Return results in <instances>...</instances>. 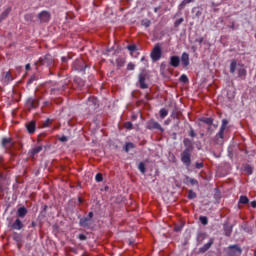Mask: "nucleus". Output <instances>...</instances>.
<instances>
[{"instance_id":"7","label":"nucleus","mask_w":256,"mask_h":256,"mask_svg":"<svg viewBox=\"0 0 256 256\" xmlns=\"http://www.w3.org/2000/svg\"><path fill=\"white\" fill-rule=\"evenodd\" d=\"M87 103L92 109H97V107H99V103L97 102V98L95 97H89Z\"/></svg>"},{"instance_id":"11","label":"nucleus","mask_w":256,"mask_h":256,"mask_svg":"<svg viewBox=\"0 0 256 256\" xmlns=\"http://www.w3.org/2000/svg\"><path fill=\"white\" fill-rule=\"evenodd\" d=\"M181 63L184 67H189V54L185 52L182 54Z\"/></svg>"},{"instance_id":"35","label":"nucleus","mask_w":256,"mask_h":256,"mask_svg":"<svg viewBox=\"0 0 256 256\" xmlns=\"http://www.w3.org/2000/svg\"><path fill=\"white\" fill-rule=\"evenodd\" d=\"M188 5L186 0H183L182 3L178 6V9L181 11L182 9H185V6Z\"/></svg>"},{"instance_id":"41","label":"nucleus","mask_w":256,"mask_h":256,"mask_svg":"<svg viewBox=\"0 0 256 256\" xmlns=\"http://www.w3.org/2000/svg\"><path fill=\"white\" fill-rule=\"evenodd\" d=\"M124 127L125 129H133V124L131 122H126Z\"/></svg>"},{"instance_id":"56","label":"nucleus","mask_w":256,"mask_h":256,"mask_svg":"<svg viewBox=\"0 0 256 256\" xmlns=\"http://www.w3.org/2000/svg\"><path fill=\"white\" fill-rule=\"evenodd\" d=\"M155 13H157V11H159V8H154Z\"/></svg>"},{"instance_id":"36","label":"nucleus","mask_w":256,"mask_h":256,"mask_svg":"<svg viewBox=\"0 0 256 256\" xmlns=\"http://www.w3.org/2000/svg\"><path fill=\"white\" fill-rule=\"evenodd\" d=\"M183 21H185V19L179 18L178 20L175 21L174 27H179V25H181V23H183Z\"/></svg>"},{"instance_id":"34","label":"nucleus","mask_w":256,"mask_h":256,"mask_svg":"<svg viewBox=\"0 0 256 256\" xmlns=\"http://www.w3.org/2000/svg\"><path fill=\"white\" fill-rule=\"evenodd\" d=\"M95 179L97 183H101V181H103V175H101V173H98L96 174Z\"/></svg>"},{"instance_id":"4","label":"nucleus","mask_w":256,"mask_h":256,"mask_svg":"<svg viewBox=\"0 0 256 256\" xmlns=\"http://www.w3.org/2000/svg\"><path fill=\"white\" fill-rule=\"evenodd\" d=\"M91 219H93V212H89L88 217L80 219V226L89 227V225H91Z\"/></svg>"},{"instance_id":"24","label":"nucleus","mask_w":256,"mask_h":256,"mask_svg":"<svg viewBox=\"0 0 256 256\" xmlns=\"http://www.w3.org/2000/svg\"><path fill=\"white\" fill-rule=\"evenodd\" d=\"M239 203L247 205V203H249V198H247V196H240Z\"/></svg>"},{"instance_id":"39","label":"nucleus","mask_w":256,"mask_h":256,"mask_svg":"<svg viewBox=\"0 0 256 256\" xmlns=\"http://www.w3.org/2000/svg\"><path fill=\"white\" fill-rule=\"evenodd\" d=\"M228 124H229V121H227V119H223L222 120V125H221L220 128L226 129Z\"/></svg>"},{"instance_id":"30","label":"nucleus","mask_w":256,"mask_h":256,"mask_svg":"<svg viewBox=\"0 0 256 256\" xmlns=\"http://www.w3.org/2000/svg\"><path fill=\"white\" fill-rule=\"evenodd\" d=\"M185 147H187V149H190L191 147V140H189V138H185L183 141Z\"/></svg>"},{"instance_id":"33","label":"nucleus","mask_w":256,"mask_h":256,"mask_svg":"<svg viewBox=\"0 0 256 256\" xmlns=\"http://www.w3.org/2000/svg\"><path fill=\"white\" fill-rule=\"evenodd\" d=\"M225 133V128H220L217 137H219L220 139H223V135Z\"/></svg>"},{"instance_id":"3","label":"nucleus","mask_w":256,"mask_h":256,"mask_svg":"<svg viewBox=\"0 0 256 256\" xmlns=\"http://www.w3.org/2000/svg\"><path fill=\"white\" fill-rule=\"evenodd\" d=\"M151 59L152 61H159V59H161V46H159V44L155 45L152 50Z\"/></svg>"},{"instance_id":"26","label":"nucleus","mask_w":256,"mask_h":256,"mask_svg":"<svg viewBox=\"0 0 256 256\" xmlns=\"http://www.w3.org/2000/svg\"><path fill=\"white\" fill-rule=\"evenodd\" d=\"M186 181H187L188 183H190L191 185H199V182H198L197 180L193 179V178L187 177V178H186Z\"/></svg>"},{"instance_id":"16","label":"nucleus","mask_w":256,"mask_h":256,"mask_svg":"<svg viewBox=\"0 0 256 256\" xmlns=\"http://www.w3.org/2000/svg\"><path fill=\"white\" fill-rule=\"evenodd\" d=\"M26 129L30 134L35 133V129H36L35 122H29L28 124H26Z\"/></svg>"},{"instance_id":"23","label":"nucleus","mask_w":256,"mask_h":256,"mask_svg":"<svg viewBox=\"0 0 256 256\" xmlns=\"http://www.w3.org/2000/svg\"><path fill=\"white\" fill-rule=\"evenodd\" d=\"M167 115H169V111H167V109H165V108H162L160 110V117H161V119H165V117H167Z\"/></svg>"},{"instance_id":"57","label":"nucleus","mask_w":256,"mask_h":256,"mask_svg":"<svg viewBox=\"0 0 256 256\" xmlns=\"http://www.w3.org/2000/svg\"><path fill=\"white\" fill-rule=\"evenodd\" d=\"M132 119H137V115H133V116H132Z\"/></svg>"},{"instance_id":"8","label":"nucleus","mask_w":256,"mask_h":256,"mask_svg":"<svg viewBox=\"0 0 256 256\" xmlns=\"http://www.w3.org/2000/svg\"><path fill=\"white\" fill-rule=\"evenodd\" d=\"M148 129H158V131H163V127H161V124L156 121H150L148 123Z\"/></svg>"},{"instance_id":"58","label":"nucleus","mask_w":256,"mask_h":256,"mask_svg":"<svg viewBox=\"0 0 256 256\" xmlns=\"http://www.w3.org/2000/svg\"><path fill=\"white\" fill-rule=\"evenodd\" d=\"M141 61H145V57H142V58H141Z\"/></svg>"},{"instance_id":"38","label":"nucleus","mask_w":256,"mask_h":256,"mask_svg":"<svg viewBox=\"0 0 256 256\" xmlns=\"http://www.w3.org/2000/svg\"><path fill=\"white\" fill-rule=\"evenodd\" d=\"M142 25H143L144 27H150V25H151V21H150V20L145 19V20H143V21H142Z\"/></svg>"},{"instance_id":"46","label":"nucleus","mask_w":256,"mask_h":256,"mask_svg":"<svg viewBox=\"0 0 256 256\" xmlns=\"http://www.w3.org/2000/svg\"><path fill=\"white\" fill-rule=\"evenodd\" d=\"M78 238L80 239V241H85V239H87V236L79 234Z\"/></svg>"},{"instance_id":"59","label":"nucleus","mask_w":256,"mask_h":256,"mask_svg":"<svg viewBox=\"0 0 256 256\" xmlns=\"http://www.w3.org/2000/svg\"><path fill=\"white\" fill-rule=\"evenodd\" d=\"M165 125H169V122L165 121Z\"/></svg>"},{"instance_id":"31","label":"nucleus","mask_w":256,"mask_h":256,"mask_svg":"<svg viewBox=\"0 0 256 256\" xmlns=\"http://www.w3.org/2000/svg\"><path fill=\"white\" fill-rule=\"evenodd\" d=\"M200 223H202V225H207V223H209V221L207 220V217L205 216H200Z\"/></svg>"},{"instance_id":"55","label":"nucleus","mask_w":256,"mask_h":256,"mask_svg":"<svg viewBox=\"0 0 256 256\" xmlns=\"http://www.w3.org/2000/svg\"><path fill=\"white\" fill-rule=\"evenodd\" d=\"M25 19L27 20V19H31V15H26L25 16Z\"/></svg>"},{"instance_id":"21","label":"nucleus","mask_w":256,"mask_h":256,"mask_svg":"<svg viewBox=\"0 0 256 256\" xmlns=\"http://www.w3.org/2000/svg\"><path fill=\"white\" fill-rule=\"evenodd\" d=\"M43 63H47V65H51V63H53V58L51 57V55H46L44 60H43Z\"/></svg>"},{"instance_id":"49","label":"nucleus","mask_w":256,"mask_h":256,"mask_svg":"<svg viewBox=\"0 0 256 256\" xmlns=\"http://www.w3.org/2000/svg\"><path fill=\"white\" fill-rule=\"evenodd\" d=\"M49 123H51V120H46L45 122H44V127H47L48 125H49Z\"/></svg>"},{"instance_id":"54","label":"nucleus","mask_w":256,"mask_h":256,"mask_svg":"<svg viewBox=\"0 0 256 256\" xmlns=\"http://www.w3.org/2000/svg\"><path fill=\"white\" fill-rule=\"evenodd\" d=\"M185 1L189 5V3H193L195 0H185Z\"/></svg>"},{"instance_id":"61","label":"nucleus","mask_w":256,"mask_h":256,"mask_svg":"<svg viewBox=\"0 0 256 256\" xmlns=\"http://www.w3.org/2000/svg\"><path fill=\"white\" fill-rule=\"evenodd\" d=\"M15 239H16V241H18V238H17V237H16Z\"/></svg>"},{"instance_id":"17","label":"nucleus","mask_w":256,"mask_h":256,"mask_svg":"<svg viewBox=\"0 0 256 256\" xmlns=\"http://www.w3.org/2000/svg\"><path fill=\"white\" fill-rule=\"evenodd\" d=\"M12 228L16 229L17 231L23 229V223L21 220L16 219V221L13 223Z\"/></svg>"},{"instance_id":"40","label":"nucleus","mask_w":256,"mask_h":256,"mask_svg":"<svg viewBox=\"0 0 256 256\" xmlns=\"http://www.w3.org/2000/svg\"><path fill=\"white\" fill-rule=\"evenodd\" d=\"M127 69H128V71H133V70L135 69V64L129 63V64L127 65Z\"/></svg>"},{"instance_id":"12","label":"nucleus","mask_w":256,"mask_h":256,"mask_svg":"<svg viewBox=\"0 0 256 256\" xmlns=\"http://www.w3.org/2000/svg\"><path fill=\"white\" fill-rule=\"evenodd\" d=\"M211 245H213V239H210L203 247L200 248V253H205V251H209L211 249Z\"/></svg>"},{"instance_id":"60","label":"nucleus","mask_w":256,"mask_h":256,"mask_svg":"<svg viewBox=\"0 0 256 256\" xmlns=\"http://www.w3.org/2000/svg\"><path fill=\"white\" fill-rule=\"evenodd\" d=\"M111 49H108L107 52L110 53Z\"/></svg>"},{"instance_id":"53","label":"nucleus","mask_w":256,"mask_h":256,"mask_svg":"<svg viewBox=\"0 0 256 256\" xmlns=\"http://www.w3.org/2000/svg\"><path fill=\"white\" fill-rule=\"evenodd\" d=\"M174 231H176V232L181 231V227H179V226L175 227Z\"/></svg>"},{"instance_id":"51","label":"nucleus","mask_w":256,"mask_h":256,"mask_svg":"<svg viewBox=\"0 0 256 256\" xmlns=\"http://www.w3.org/2000/svg\"><path fill=\"white\" fill-rule=\"evenodd\" d=\"M251 207H253V209H256V201L251 202Z\"/></svg>"},{"instance_id":"27","label":"nucleus","mask_w":256,"mask_h":256,"mask_svg":"<svg viewBox=\"0 0 256 256\" xmlns=\"http://www.w3.org/2000/svg\"><path fill=\"white\" fill-rule=\"evenodd\" d=\"M138 169H139L140 172H142L143 174H145V172H146L145 163L141 162V163L138 165Z\"/></svg>"},{"instance_id":"14","label":"nucleus","mask_w":256,"mask_h":256,"mask_svg":"<svg viewBox=\"0 0 256 256\" xmlns=\"http://www.w3.org/2000/svg\"><path fill=\"white\" fill-rule=\"evenodd\" d=\"M139 84H140L141 89H147L148 85H147V83H145V75H143V74L139 75Z\"/></svg>"},{"instance_id":"13","label":"nucleus","mask_w":256,"mask_h":256,"mask_svg":"<svg viewBox=\"0 0 256 256\" xmlns=\"http://www.w3.org/2000/svg\"><path fill=\"white\" fill-rule=\"evenodd\" d=\"M26 104L29 109H35V107H37V101L33 98H29L26 101Z\"/></svg>"},{"instance_id":"19","label":"nucleus","mask_w":256,"mask_h":256,"mask_svg":"<svg viewBox=\"0 0 256 256\" xmlns=\"http://www.w3.org/2000/svg\"><path fill=\"white\" fill-rule=\"evenodd\" d=\"M79 63H83V60H77L74 62L73 67L76 69V71H85L83 66H79Z\"/></svg>"},{"instance_id":"1","label":"nucleus","mask_w":256,"mask_h":256,"mask_svg":"<svg viewBox=\"0 0 256 256\" xmlns=\"http://www.w3.org/2000/svg\"><path fill=\"white\" fill-rule=\"evenodd\" d=\"M235 71H238V76L241 77V79H245V76L247 75V70H245V67L237 65L236 61H233L230 64V73H235Z\"/></svg>"},{"instance_id":"18","label":"nucleus","mask_w":256,"mask_h":256,"mask_svg":"<svg viewBox=\"0 0 256 256\" xmlns=\"http://www.w3.org/2000/svg\"><path fill=\"white\" fill-rule=\"evenodd\" d=\"M41 151H43V146H36L30 151V153H31V156L33 157L38 153H41Z\"/></svg>"},{"instance_id":"32","label":"nucleus","mask_w":256,"mask_h":256,"mask_svg":"<svg viewBox=\"0 0 256 256\" xmlns=\"http://www.w3.org/2000/svg\"><path fill=\"white\" fill-rule=\"evenodd\" d=\"M197 197V194L193 192V190H190L188 193V199H195Z\"/></svg>"},{"instance_id":"25","label":"nucleus","mask_w":256,"mask_h":256,"mask_svg":"<svg viewBox=\"0 0 256 256\" xmlns=\"http://www.w3.org/2000/svg\"><path fill=\"white\" fill-rule=\"evenodd\" d=\"M201 121L206 125H213V118H202Z\"/></svg>"},{"instance_id":"42","label":"nucleus","mask_w":256,"mask_h":256,"mask_svg":"<svg viewBox=\"0 0 256 256\" xmlns=\"http://www.w3.org/2000/svg\"><path fill=\"white\" fill-rule=\"evenodd\" d=\"M59 140L62 142V143H67V141H69V138L67 136H62L59 138Z\"/></svg>"},{"instance_id":"50","label":"nucleus","mask_w":256,"mask_h":256,"mask_svg":"<svg viewBox=\"0 0 256 256\" xmlns=\"http://www.w3.org/2000/svg\"><path fill=\"white\" fill-rule=\"evenodd\" d=\"M26 71H30L31 70V64H26Z\"/></svg>"},{"instance_id":"45","label":"nucleus","mask_w":256,"mask_h":256,"mask_svg":"<svg viewBox=\"0 0 256 256\" xmlns=\"http://www.w3.org/2000/svg\"><path fill=\"white\" fill-rule=\"evenodd\" d=\"M225 233H226L227 237H229V235H231V228L225 227Z\"/></svg>"},{"instance_id":"48","label":"nucleus","mask_w":256,"mask_h":256,"mask_svg":"<svg viewBox=\"0 0 256 256\" xmlns=\"http://www.w3.org/2000/svg\"><path fill=\"white\" fill-rule=\"evenodd\" d=\"M246 171H247V173H249V175H251V173H253V170H251V167H247Z\"/></svg>"},{"instance_id":"47","label":"nucleus","mask_w":256,"mask_h":256,"mask_svg":"<svg viewBox=\"0 0 256 256\" xmlns=\"http://www.w3.org/2000/svg\"><path fill=\"white\" fill-rule=\"evenodd\" d=\"M189 135H190V137H197V134L193 130L190 131Z\"/></svg>"},{"instance_id":"15","label":"nucleus","mask_w":256,"mask_h":256,"mask_svg":"<svg viewBox=\"0 0 256 256\" xmlns=\"http://www.w3.org/2000/svg\"><path fill=\"white\" fill-rule=\"evenodd\" d=\"M9 13H11V7L6 8L2 14L0 15V23L3 21V19H7L9 17Z\"/></svg>"},{"instance_id":"44","label":"nucleus","mask_w":256,"mask_h":256,"mask_svg":"<svg viewBox=\"0 0 256 256\" xmlns=\"http://www.w3.org/2000/svg\"><path fill=\"white\" fill-rule=\"evenodd\" d=\"M196 169H203V162H197Z\"/></svg>"},{"instance_id":"52","label":"nucleus","mask_w":256,"mask_h":256,"mask_svg":"<svg viewBox=\"0 0 256 256\" xmlns=\"http://www.w3.org/2000/svg\"><path fill=\"white\" fill-rule=\"evenodd\" d=\"M67 59H69L68 57H62V63H67Z\"/></svg>"},{"instance_id":"43","label":"nucleus","mask_w":256,"mask_h":256,"mask_svg":"<svg viewBox=\"0 0 256 256\" xmlns=\"http://www.w3.org/2000/svg\"><path fill=\"white\" fill-rule=\"evenodd\" d=\"M33 81H37V77L32 76V77L28 80V84L31 85V83H33Z\"/></svg>"},{"instance_id":"2","label":"nucleus","mask_w":256,"mask_h":256,"mask_svg":"<svg viewBox=\"0 0 256 256\" xmlns=\"http://www.w3.org/2000/svg\"><path fill=\"white\" fill-rule=\"evenodd\" d=\"M181 161L185 167H191V148H186L182 152Z\"/></svg>"},{"instance_id":"22","label":"nucleus","mask_w":256,"mask_h":256,"mask_svg":"<svg viewBox=\"0 0 256 256\" xmlns=\"http://www.w3.org/2000/svg\"><path fill=\"white\" fill-rule=\"evenodd\" d=\"M10 81H13V77L11 76V73L7 72L4 77V83L7 85Z\"/></svg>"},{"instance_id":"37","label":"nucleus","mask_w":256,"mask_h":256,"mask_svg":"<svg viewBox=\"0 0 256 256\" xmlns=\"http://www.w3.org/2000/svg\"><path fill=\"white\" fill-rule=\"evenodd\" d=\"M180 81L182 83H187L189 81V78H187V75L183 74L181 77H180Z\"/></svg>"},{"instance_id":"9","label":"nucleus","mask_w":256,"mask_h":256,"mask_svg":"<svg viewBox=\"0 0 256 256\" xmlns=\"http://www.w3.org/2000/svg\"><path fill=\"white\" fill-rule=\"evenodd\" d=\"M2 145L5 149H11L13 147V140L11 138H3Z\"/></svg>"},{"instance_id":"20","label":"nucleus","mask_w":256,"mask_h":256,"mask_svg":"<svg viewBox=\"0 0 256 256\" xmlns=\"http://www.w3.org/2000/svg\"><path fill=\"white\" fill-rule=\"evenodd\" d=\"M27 215V209L21 207L18 209V217H25Z\"/></svg>"},{"instance_id":"10","label":"nucleus","mask_w":256,"mask_h":256,"mask_svg":"<svg viewBox=\"0 0 256 256\" xmlns=\"http://www.w3.org/2000/svg\"><path fill=\"white\" fill-rule=\"evenodd\" d=\"M180 63H181V59L179 58V56H172L170 58V65L172 67H179Z\"/></svg>"},{"instance_id":"29","label":"nucleus","mask_w":256,"mask_h":256,"mask_svg":"<svg viewBox=\"0 0 256 256\" xmlns=\"http://www.w3.org/2000/svg\"><path fill=\"white\" fill-rule=\"evenodd\" d=\"M133 147H134L133 143H127V144L125 145V151H126V153H129V151H131V149H133Z\"/></svg>"},{"instance_id":"6","label":"nucleus","mask_w":256,"mask_h":256,"mask_svg":"<svg viewBox=\"0 0 256 256\" xmlns=\"http://www.w3.org/2000/svg\"><path fill=\"white\" fill-rule=\"evenodd\" d=\"M39 19L42 23H47V21H49L51 19V15L49 14V12L47 11H42L39 14Z\"/></svg>"},{"instance_id":"28","label":"nucleus","mask_w":256,"mask_h":256,"mask_svg":"<svg viewBox=\"0 0 256 256\" xmlns=\"http://www.w3.org/2000/svg\"><path fill=\"white\" fill-rule=\"evenodd\" d=\"M128 51H130V53H135V51H137V46L136 45H129L127 46Z\"/></svg>"},{"instance_id":"5","label":"nucleus","mask_w":256,"mask_h":256,"mask_svg":"<svg viewBox=\"0 0 256 256\" xmlns=\"http://www.w3.org/2000/svg\"><path fill=\"white\" fill-rule=\"evenodd\" d=\"M242 250L239 246L234 245L229 247L230 256H241Z\"/></svg>"}]
</instances>
